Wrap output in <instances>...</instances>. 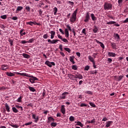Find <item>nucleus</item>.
Wrapping results in <instances>:
<instances>
[{"label": "nucleus", "instance_id": "f3484780", "mask_svg": "<svg viewBox=\"0 0 128 128\" xmlns=\"http://www.w3.org/2000/svg\"><path fill=\"white\" fill-rule=\"evenodd\" d=\"M5 108L8 112H10V106H8V104L6 103L5 104Z\"/></svg>", "mask_w": 128, "mask_h": 128}, {"label": "nucleus", "instance_id": "37998d69", "mask_svg": "<svg viewBox=\"0 0 128 128\" xmlns=\"http://www.w3.org/2000/svg\"><path fill=\"white\" fill-rule=\"evenodd\" d=\"M26 24H29V26H34V22H32V21H30L29 22H26Z\"/></svg>", "mask_w": 128, "mask_h": 128}, {"label": "nucleus", "instance_id": "79ce46f5", "mask_svg": "<svg viewBox=\"0 0 128 128\" xmlns=\"http://www.w3.org/2000/svg\"><path fill=\"white\" fill-rule=\"evenodd\" d=\"M107 64H112V59L110 58H108Z\"/></svg>", "mask_w": 128, "mask_h": 128}, {"label": "nucleus", "instance_id": "c9c22d12", "mask_svg": "<svg viewBox=\"0 0 128 128\" xmlns=\"http://www.w3.org/2000/svg\"><path fill=\"white\" fill-rule=\"evenodd\" d=\"M54 16H56V12H58V8L56 7L54 8Z\"/></svg>", "mask_w": 128, "mask_h": 128}, {"label": "nucleus", "instance_id": "a19ab883", "mask_svg": "<svg viewBox=\"0 0 128 128\" xmlns=\"http://www.w3.org/2000/svg\"><path fill=\"white\" fill-rule=\"evenodd\" d=\"M72 70H78V66H76V65H73L72 66Z\"/></svg>", "mask_w": 128, "mask_h": 128}, {"label": "nucleus", "instance_id": "e433bc0d", "mask_svg": "<svg viewBox=\"0 0 128 128\" xmlns=\"http://www.w3.org/2000/svg\"><path fill=\"white\" fill-rule=\"evenodd\" d=\"M51 126H53V128L56 127V126H58V124L56 122H52L50 124Z\"/></svg>", "mask_w": 128, "mask_h": 128}, {"label": "nucleus", "instance_id": "cd10ccee", "mask_svg": "<svg viewBox=\"0 0 128 128\" xmlns=\"http://www.w3.org/2000/svg\"><path fill=\"white\" fill-rule=\"evenodd\" d=\"M80 106L81 108H84V106H88V108H90V106H88V104H86L84 103H82L80 105Z\"/></svg>", "mask_w": 128, "mask_h": 128}, {"label": "nucleus", "instance_id": "7c9ffc66", "mask_svg": "<svg viewBox=\"0 0 128 128\" xmlns=\"http://www.w3.org/2000/svg\"><path fill=\"white\" fill-rule=\"evenodd\" d=\"M124 2V0H118V4L119 6H122V2Z\"/></svg>", "mask_w": 128, "mask_h": 128}, {"label": "nucleus", "instance_id": "423d86ee", "mask_svg": "<svg viewBox=\"0 0 128 128\" xmlns=\"http://www.w3.org/2000/svg\"><path fill=\"white\" fill-rule=\"evenodd\" d=\"M58 42H60V40H50V39H49L48 40V42H49L50 44H56Z\"/></svg>", "mask_w": 128, "mask_h": 128}, {"label": "nucleus", "instance_id": "4468645a", "mask_svg": "<svg viewBox=\"0 0 128 128\" xmlns=\"http://www.w3.org/2000/svg\"><path fill=\"white\" fill-rule=\"evenodd\" d=\"M6 74L8 76H16L14 74L8 72H6Z\"/></svg>", "mask_w": 128, "mask_h": 128}, {"label": "nucleus", "instance_id": "ea45409f", "mask_svg": "<svg viewBox=\"0 0 128 128\" xmlns=\"http://www.w3.org/2000/svg\"><path fill=\"white\" fill-rule=\"evenodd\" d=\"M15 106L16 108H20L22 112L24 110L22 109V106H20L18 105H16Z\"/></svg>", "mask_w": 128, "mask_h": 128}, {"label": "nucleus", "instance_id": "4c0bfd02", "mask_svg": "<svg viewBox=\"0 0 128 128\" xmlns=\"http://www.w3.org/2000/svg\"><path fill=\"white\" fill-rule=\"evenodd\" d=\"M62 40L64 42H66V44H68V40L65 38H62Z\"/></svg>", "mask_w": 128, "mask_h": 128}, {"label": "nucleus", "instance_id": "0eeeda50", "mask_svg": "<svg viewBox=\"0 0 128 128\" xmlns=\"http://www.w3.org/2000/svg\"><path fill=\"white\" fill-rule=\"evenodd\" d=\"M66 94H68V92H64L62 93L61 96H60V100H65Z\"/></svg>", "mask_w": 128, "mask_h": 128}, {"label": "nucleus", "instance_id": "5701e85b", "mask_svg": "<svg viewBox=\"0 0 128 128\" xmlns=\"http://www.w3.org/2000/svg\"><path fill=\"white\" fill-rule=\"evenodd\" d=\"M24 8V7L22 6H18L17 7V9L16 10V14H18V12H20V10H22Z\"/></svg>", "mask_w": 128, "mask_h": 128}, {"label": "nucleus", "instance_id": "052dcab7", "mask_svg": "<svg viewBox=\"0 0 128 128\" xmlns=\"http://www.w3.org/2000/svg\"><path fill=\"white\" fill-rule=\"evenodd\" d=\"M33 24L37 25V26H40V23H38L36 22H33Z\"/></svg>", "mask_w": 128, "mask_h": 128}, {"label": "nucleus", "instance_id": "473e14b6", "mask_svg": "<svg viewBox=\"0 0 128 128\" xmlns=\"http://www.w3.org/2000/svg\"><path fill=\"white\" fill-rule=\"evenodd\" d=\"M89 104L92 108H96V104H94V103H93L92 102H90Z\"/></svg>", "mask_w": 128, "mask_h": 128}, {"label": "nucleus", "instance_id": "8fccbe9b", "mask_svg": "<svg viewBox=\"0 0 128 128\" xmlns=\"http://www.w3.org/2000/svg\"><path fill=\"white\" fill-rule=\"evenodd\" d=\"M68 4H70V6H74V3L71 1H68Z\"/></svg>", "mask_w": 128, "mask_h": 128}, {"label": "nucleus", "instance_id": "0e129e2a", "mask_svg": "<svg viewBox=\"0 0 128 128\" xmlns=\"http://www.w3.org/2000/svg\"><path fill=\"white\" fill-rule=\"evenodd\" d=\"M91 124H95L96 122V119L94 118H93L92 120H90Z\"/></svg>", "mask_w": 128, "mask_h": 128}, {"label": "nucleus", "instance_id": "9b49d317", "mask_svg": "<svg viewBox=\"0 0 128 128\" xmlns=\"http://www.w3.org/2000/svg\"><path fill=\"white\" fill-rule=\"evenodd\" d=\"M95 42H96V44H99L101 48H102L104 49V44L102 42H100V41L96 39H95Z\"/></svg>", "mask_w": 128, "mask_h": 128}, {"label": "nucleus", "instance_id": "f03ea898", "mask_svg": "<svg viewBox=\"0 0 128 128\" xmlns=\"http://www.w3.org/2000/svg\"><path fill=\"white\" fill-rule=\"evenodd\" d=\"M78 13V9H76L73 12L72 16L70 18V20L71 22H74L76 20V14Z\"/></svg>", "mask_w": 128, "mask_h": 128}, {"label": "nucleus", "instance_id": "9d476101", "mask_svg": "<svg viewBox=\"0 0 128 128\" xmlns=\"http://www.w3.org/2000/svg\"><path fill=\"white\" fill-rule=\"evenodd\" d=\"M113 124L112 121H108L106 122V128H110Z\"/></svg>", "mask_w": 128, "mask_h": 128}, {"label": "nucleus", "instance_id": "f257e3e1", "mask_svg": "<svg viewBox=\"0 0 128 128\" xmlns=\"http://www.w3.org/2000/svg\"><path fill=\"white\" fill-rule=\"evenodd\" d=\"M15 74H18L19 76H26L27 78H31L29 79L31 84H34L35 80H38V79L36 77L32 75H30L26 73H20L16 72Z\"/></svg>", "mask_w": 128, "mask_h": 128}, {"label": "nucleus", "instance_id": "412c9836", "mask_svg": "<svg viewBox=\"0 0 128 128\" xmlns=\"http://www.w3.org/2000/svg\"><path fill=\"white\" fill-rule=\"evenodd\" d=\"M88 60H90V62H94V58L92 57V56H88Z\"/></svg>", "mask_w": 128, "mask_h": 128}, {"label": "nucleus", "instance_id": "603ef678", "mask_svg": "<svg viewBox=\"0 0 128 128\" xmlns=\"http://www.w3.org/2000/svg\"><path fill=\"white\" fill-rule=\"evenodd\" d=\"M111 46H112V48H116V43L112 42L111 43Z\"/></svg>", "mask_w": 128, "mask_h": 128}, {"label": "nucleus", "instance_id": "6ab92c4d", "mask_svg": "<svg viewBox=\"0 0 128 128\" xmlns=\"http://www.w3.org/2000/svg\"><path fill=\"white\" fill-rule=\"evenodd\" d=\"M68 76L69 77V78H70V80H74V75L72 74H68Z\"/></svg>", "mask_w": 128, "mask_h": 128}, {"label": "nucleus", "instance_id": "680f3d73", "mask_svg": "<svg viewBox=\"0 0 128 128\" xmlns=\"http://www.w3.org/2000/svg\"><path fill=\"white\" fill-rule=\"evenodd\" d=\"M92 66H93V68H96V62H92Z\"/></svg>", "mask_w": 128, "mask_h": 128}, {"label": "nucleus", "instance_id": "774afa93", "mask_svg": "<svg viewBox=\"0 0 128 128\" xmlns=\"http://www.w3.org/2000/svg\"><path fill=\"white\" fill-rule=\"evenodd\" d=\"M123 22H124V24H126L127 22H128V18H126V20H125Z\"/></svg>", "mask_w": 128, "mask_h": 128}, {"label": "nucleus", "instance_id": "338daca9", "mask_svg": "<svg viewBox=\"0 0 128 128\" xmlns=\"http://www.w3.org/2000/svg\"><path fill=\"white\" fill-rule=\"evenodd\" d=\"M21 44H28V42L26 40H22L21 42Z\"/></svg>", "mask_w": 128, "mask_h": 128}, {"label": "nucleus", "instance_id": "5fc2aeb1", "mask_svg": "<svg viewBox=\"0 0 128 128\" xmlns=\"http://www.w3.org/2000/svg\"><path fill=\"white\" fill-rule=\"evenodd\" d=\"M1 18H2V20H6V15H3L0 16Z\"/></svg>", "mask_w": 128, "mask_h": 128}, {"label": "nucleus", "instance_id": "69168bd1", "mask_svg": "<svg viewBox=\"0 0 128 128\" xmlns=\"http://www.w3.org/2000/svg\"><path fill=\"white\" fill-rule=\"evenodd\" d=\"M32 124V122H28V123H26L24 124V126H30V124Z\"/></svg>", "mask_w": 128, "mask_h": 128}, {"label": "nucleus", "instance_id": "49530a36", "mask_svg": "<svg viewBox=\"0 0 128 128\" xmlns=\"http://www.w3.org/2000/svg\"><path fill=\"white\" fill-rule=\"evenodd\" d=\"M10 126H12V128H18V125H16V124H10Z\"/></svg>", "mask_w": 128, "mask_h": 128}, {"label": "nucleus", "instance_id": "a878e982", "mask_svg": "<svg viewBox=\"0 0 128 128\" xmlns=\"http://www.w3.org/2000/svg\"><path fill=\"white\" fill-rule=\"evenodd\" d=\"M92 30L94 34L98 32V27L96 26H94V29H92Z\"/></svg>", "mask_w": 128, "mask_h": 128}, {"label": "nucleus", "instance_id": "aec40b11", "mask_svg": "<svg viewBox=\"0 0 128 128\" xmlns=\"http://www.w3.org/2000/svg\"><path fill=\"white\" fill-rule=\"evenodd\" d=\"M76 122V126H79L81 128H84V124H82V122Z\"/></svg>", "mask_w": 128, "mask_h": 128}, {"label": "nucleus", "instance_id": "72a5a7b5", "mask_svg": "<svg viewBox=\"0 0 128 128\" xmlns=\"http://www.w3.org/2000/svg\"><path fill=\"white\" fill-rule=\"evenodd\" d=\"M90 74H98V70H91L90 71Z\"/></svg>", "mask_w": 128, "mask_h": 128}, {"label": "nucleus", "instance_id": "58836bf2", "mask_svg": "<svg viewBox=\"0 0 128 128\" xmlns=\"http://www.w3.org/2000/svg\"><path fill=\"white\" fill-rule=\"evenodd\" d=\"M64 50H66V52H69V54H70V52H72V50L70 49V48H64Z\"/></svg>", "mask_w": 128, "mask_h": 128}, {"label": "nucleus", "instance_id": "6e6d98bb", "mask_svg": "<svg viewBox=\"0 0 128 128\" xmlns=\"http://www.w3.org/2000/svg\"><path fill=\"white\" fill-rule=\"evenodd\" d=\"M50 34H51V36H55L56 34V32L54 31H51Z\"/></svg>", "mask_w": 128, "mask_h": 128}, {"label": "nucleus", "instance_id": "09e8293b", "mask_svg": "<svg viewBox=\"0 0 128 128\" xmlns=\"http://www.w3.org/2000/svg\"><path fill=\"white\" fill-rule=\"evenodd\" d=\"M22 96H20V98H18L17 102H22Z\"/></svg>", "mask_w": 128, "mask_h": 128}, {"label": "nucleus", "instance_id": "bb28decb", "mask_svg": "<svg viewBox=\"0 0 128 128\" xmlns=\"http://www.w3.org/2000/svg\"><path fill=\"white\" fill-rule=\"evenodd\" d=\"M24 30L22 29L20 30V34L22 36H26V32H24Z\"/></svg>", "mask_w": 128, "mask_h": 128}, {"label": "nucleus", "instance_id": "c85d7f7f", "mask_svg": "<svg viewBox=\"0 0 128 128\" xmlns=\"http://www.w3.org/2000/svg\"><path fill=\"white\" fill-rule=\"evenodd\" d=\"M12 110L14 112H15L16 114L17 112H18V109L16 108V107H13L12 108Z\"/></svg>", "mask_w": 128, "mask_h": 128}, {"label": "nucleus", "instance_id": "864d4df0", "mask_svg": "<svg viewBox=\"0 0 128 128\" xmlns=\"http://www.w3.org/2000/svg\"><path fill=\"white\" fill-rule=\"evenodd\" d=\"M90 70V66H86L84 68V70Z\"/></svg>", "mask_w": 128, "mask_h": 128}, {"label": "nucleus", "instance_id": "393cba45", "mask_svg": "<svg viewBox=\"0 0 128 128\" xmlns=\"http://www.w3.org/2000/svg\"><path fill=\"white\" fill-rule=\"evenodd\" d=\"M90 16H91V18H92V20H94V21L96 20V17L94 16V14H90Z\"/></svg>", "mask_w": 128, "mask_h": 128}, {"label": "nucleus", "instance_id": "f704fd0d", "mask_svg": "<svg viewBox=\"0 0 128 128\" xmlns=\"http://www.w3.org/2000/svg\"><path fill=\"white\" fill-rule=\"evenodd\" d=\"M82 32V34H84V36H86V28H83Z\"/></svg>", "mask_w": 128, "mask_h": 128}, {"label": "nucleus", "instance_id": "1a4fd4ad", "mask_svg": "<svg viewBox=\"0 0 128 128\" xmlns=\"http://www.w3.org/2000/svg\"><path fill=\"white\" fill-rule=\"evenodd\" d=\"M8 66L7 64H2L1 66V69L2 70H8Z\"/></svg>", "mask_w": 128, "mask_h": 128}, {"label": "nucleus", "instance_id": "39448f33", "mask_svg": "<svg viewBox=\"0 0 128 128\" xmlns=\"http://www.w3.org/2000/svg\"><path fill=\"white\" fill-rule=\"evenodd\" d=\"M90 12H87L86 13V16H85V20H84V22H90Z\"/></svg>", "mask_w": 128, "mask_h": 128}, {"label": "nucleus", "instance_id": "f8f14e48", "mask_svg": "<svg viewBox=\"0 0 128 128\" xmlns=\"http://www.w3.org/2000/svg\"><path fill=\"white\" fill-rule=\"evenodd\" d=\"M64 105H62L61 106L60 112L63 114H66V108H64Z\"/></svg>", "mask_w": 128, "mask_h": 128}, {"label": "nucleus", "instance_id": "de8ad7c7", "mask_svg": "<svg viewBox=\"0 0 128 128\" xmlns=\"http://www.w3.org/2000/svg\"><path fill=\"white\" fill-rule=\"evenodd\" d=\"M26 10H27V12H30V6H26Z\"/></svg>", "mask_w": 128, "mask_h": 128}, {"label": "nucleus", "instance_id": "2f4dec72", "mask_svg": "<svg viewBox=\"0 0 128 128\" xmlns=\"http://www.w3.org/2000/svg\"><path fill=\"white\" fill-rule=\"evenodd\" d=\"M116 24V22L114 21H110L106 22V24Z\"/></svg>", "mask_w": 128, "mask_h": 128}, {"label": "nucleus", "instance_id": "b1692460", "mask_svg": "<svg viewBox=\"0 0 128 128\" xmlns=\"http://www.w3.org/2000/svg\"><path fill=\"white\" fill-rule=\"evenodd\" d=\"M22 56H24V58H30V56L26 54H23Z\"/></svg>", "mask_w": 128, "mask_h": 128}, {"label": "nucleus", "instance_id": "13d9d810", "mask_svg": "<svg viewBox=\"0 0 128 128\" xmlns=\"http://www.w3.org/2000/svg\"><path fill=\"white\" fill-rule=\"evenodd\" d=\"M43 38L45 39H46L48 38V34H45L43 36Z\"/></svg>", "mask_w": 128, "mask_h": 128}, {"label": "nucleus", "instance_id": "3c124183", "mask_svg": "<svg viewBox=\"0 0 128 128\" xmlns=\"http://www.w3.org/2000/svg\"><path fill=\"white\" fill-rule=\"evenodd\" d=\"M34 39L31 38V39L29 40L28 41V44H32V42H34Z\"/></svg>", "mask_w": 128, "mask_h": 128}, {"label": "nucleus", "instance_id": "ddd939ff", "mask_svg": "<svg viewBox=\"0 0 128 128\" xmlns=\"http://www.w3.org/2000/svg\"><path fill=\"white\" fill-rule=\"evenodd\" d=\"M108 56H112L113 58H114L115 56H116V54L112 52H108Z\"/></svg>", "mask_w": 128, "mask_h": 128}, {"label": "nucleus", "instance_id": "e2e57ef3", "mask_svg": "<svg viewBox=\"0 0 128 128\" xmlns=\"http://www.w3.org/2000/svg\"><path fill=\"white\" fill-rule=\"evenodd\" d=\"M86 94H92V91H86Z\"/></svg>", "mask_w": 128, "mask_h": 128}, {"label": "nucleus", "instance_id": "4be33fe9", "mask_svg": "<svg viewBox=\"0 0 128 128\" xmlns=\"http://www.w3.org/2000/svg\"><path fill=\"white\" fill-rule=\"evenodd\" d=\"M70 36V34L68 33V28L65 29V36L66 38H68Z\"/></svg>", "mask_w": 128, "mask_h": 128}, {"label": "nucleus", "instance_id": "c03bdc74", "mask_svg": "<svg viewBox=\"0 0 128 128\" xmlns=\"http://www.w3.org/2000/svg\"><path fill=\"white\" fill-rule=\"evenodd\" d=\"M8 42H10V44L11 46H14V44H13L14 40H12V39H9V40H8Z\"/></svg>", "mask_w": 128, "mask_h": 128}, {"label": "nucleus", "instance_id": "7ed1b4c3", "mask_svg": "<svg viewBox=\"0 0 128 128\" xmlns=\"http://www.w3.org/2000/svg\"><path fill=\"white\" fill-rule=\"evenodd\" d=\"M112 4L110 3H108L106 2L104 4V10H112Z\"/></svg>", "mask_w": 128, "mask_h": 128}, {"label": "nucleus", "instance_id": "a18cd8bd", "mask_svg": "<svg viewBox=\"0 0 128 128\" xmlns=\"http://www.w3.org/2000/svg\"><path fill=\"white\" fill-rule=\"evenodd\" d=\"M69 120L70 122H74V116H70Z\"/></svg>", "mask_w": 128, "mask_h": 128}, {"label": "nucleus", "instance_id": "bf43d9fd", "mask_svg": "<svg viewBox=\"0 0 128 128\" xmlns=\"http://www.w3.org/2000/svg\"><path fill=\"white\" fill-rule=\"evenodd\" d=\"M42 96L44 98V96H46V90H44L43 92L42 93Z\"/></svg>", "mask_w": 128, "mask_h": 128}, {"label": "nucleus", "instance_id": "2eb2a0df", "mask_svg": "<svg viewBox=\"0 0 128 128\" xmlns=\"http://www.w3.org/2000/svg\"><path fill=\"white\" fill-rule=\"evenodd\" d=\"M70 60L71 62H72V64H76V62H74V56H70Z\"/></svg>", "mask_w": 128, "mask_h": 128}, {"label": "nucleus", "instance_id": "6e6552de", "mask_svg": "<svg viewBox=\"0 0 128 128\" xmlns=\"http://www.w3.org/2000/svg\"><path fill=\"white\" fill-rule=\"evenodd\" d=\"M32 118L34 120V122H38V116H36L35 114H32Z\"/></svg>", "mask_w": 128, "mask_h": 128}, {"label": "nucleus", "instance_id": "a211bd4d", "mask_svg": "<svg viewBox=\"0 0 128 128\" xmlns=\"http://www.w3.org/2000/svg\"><path fill=\"white\" fill-rule=\"evenodd\" d=\"M114 37L116 40L118 41L120 40V35H118V34L114 33Z\"/></svg>", "mask_w": 128, "mask_h": 128}, {"label": "nucleus", "instance_id": "dca6fc26", "mask_svg": "<svg viewBox=\"0 0 128 128\" xmlns=\"http://www.w3.org/2000/svg\"><path fill=\"white\" fill-rule=\"evenodd\" d=\"M28 88L29 89L30 92H36V89H34V87H32L28 85Z\"/></svg>", "mask_w": 128, "mask_h": 128}, {"label": "nucleus", "instance_id": "20e7f679", "mask_svg": "<svg viewBox=\"0 0 128 128\" xmlns=\"http://www.w3.org/2000/svg\"><path fill=\"white\" fill-rule=\"evenodd\" d=\"M45 64L49 66V68H52V66H56V63H54V62H50L48 60H46L45 62Z\"/></svg>", "mask_w": 128, "mask_h": 128}, {"label": "nucleus", "instance_id": "c756f323", "mask_svg": "<svg viewBox=\"0 0 128 128\" xmlns=\"http://www.w3.org/2000/svg\"><path fill=\"white\" fill-rule=\"evenodd\" d=\"M48 122H54V119L52 118V117L50 116V117L48 118Z\"/></svg>", "mask_w": 128, "mask_h": 128}, {"label": "nucleus", "instance_id": "4d7b16f0", "mask_svg": "<svg viewBox=\"0 0 128 128\" xmlns=\"http://www.w3.org/2000/svg\"><path fill=\"white\" fill-rule=\"evenodd\" d=\"M78 78H79L80 80H82V75L80 74H78Z\"/></svg>", "mask_w": 128, "mask_h": 128}]
</instances>
